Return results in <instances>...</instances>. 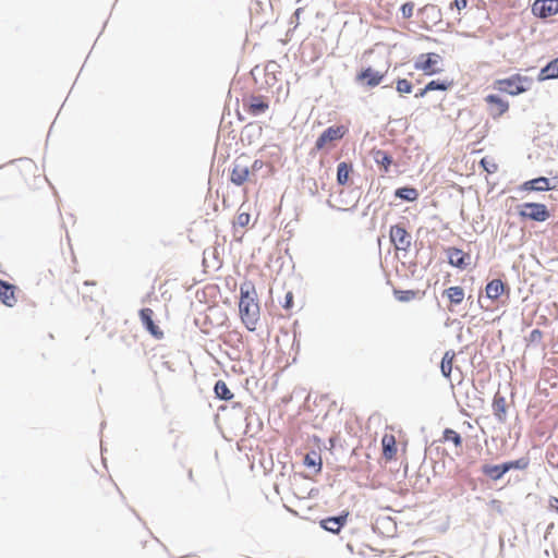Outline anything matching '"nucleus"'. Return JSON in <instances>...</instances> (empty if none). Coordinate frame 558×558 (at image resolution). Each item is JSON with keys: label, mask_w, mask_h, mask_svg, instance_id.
<instances>
[{"label": "nucleus", "mask_w": 558, "mask_h": 558, "mask_svg": "<svg viewBox=\"0 0 558 558\" xmlns=\"http://www.w3.org/2000/svg\"><path fill=\"white\" fill-rule=\"evenodd\" d=\"M240 315L250 330L255 329L256 322L259 315L258 304L255 302V290L248 284L241 286V299L239 303Z\"/></svg>", "instance_id": "1"}, {"label": "nucleus", "mask_w": 558, "mask_h": 558, "mask_svg": "<svg viewBox=\"0 0 558 558\" xmlns=\"http://www.w3.org/2000/svg\"><path fill=\"white\" fill-rule=\"evenodd\" d=\"M415 69L427 75L440 73L444 70L442 58L437 53H423L415 61Z\"/></svg>", "instance_id": "2"}, {"label": "nucleus", "mask_w": 558, "mask_h": 558, "mask_svg": "<svg viewBox=\"0 0 558 558\" xmlns=\"http://www.w3.org/2000/svg\"><path fill=\"white\" fill-rule=\"evenodd\" d=\"M496 84L497 89L500 92L515 96L529 89L531 80L526 76L514 75L510 78L498 81Z\"/></svg>", "instance_id": "3"}, {"label": "nucleus", "mask_w": 558, "mask_h": 558, "mask_svg": "<svg viewBox=\"0 0 558 558\" xmlns=\"http://www.w3.org/2000/svg\"><path fill=\"white\" fill-rule=\"evenodd\" d=\"M520 215L535 221H545L548 218V211L543 204L526 203L520 206Z\"/></svg>", "instance_id": "4"}, {"label": "nucleus", "mask_w": 558, "mask_h": 558, "mask_svg": "<svg viewBox=\"0 0 558 558\" xmlns=\"http://www.w3.org/2000/svg\"><path fill=\"white\" fill-rule=\"evenodd\" d=\"M534 15L545 19L558 13V0H536L532 5Z\"/></svg>", "instance_id": "5"}, {"label": "nucleus", "mask_w": 558, "mask_h": 558, "mask_svg": "<svg viewBox=\"0 0 558 558\" xmlns=\"http://www.w3.org/2000/svg\"><path fill=\"white\" fill-rule=\"evenodd\" d=\"M390 239L397 250L405 251L411 245V235L399 226L391 228Z\"/></svg>", "instance_id": "6"}, {"label": "nucleus", "mask_w": 558, "mask_h": 558, "mask_svg": "<svg viewBox=\"0 0 558 558\" xmlns=\"http://www.w3.org/2000/svg\"><path fill=\"white\" fill-rule=\"evenodd\" d=\"M344 134L342 126L328 128L317 140L316 148L322 149L333 141L340 140Z\"/></svg>", "instance_id": "7"}, {"label": "nucleus", "mask_w": 558, "mask_h": 558, "mask_svg": "<svg viewBox=\"0 0 558 558\" xmlns=\"http://www.w3.org/2000/svg\"><path fill=\"white\" fill-rule=\"evenodd\" d=\"M486 101L489 105V113L494 119L499 118L509 109V104L496 95H488Z\"/></svg>", "instance_id": "8"}, {"label": "nucleus", "mask_w": 558, "mask_h": 558, "mask_svg": "<svg viewBox=\"0 0 558 558\" xmlns=\"http://www.w3.org/2000/svg\"><path fill=\"white\" fill-rule=\"evenodd\" d=\"M345 520H347V515L328 518L326 520H323L320 522V525L326 531H329L332 533H338L340 531V529L344 525Z\"/></svg>", "instance_id": "9"}, {"label": "nucleus", "mask_w": 558, "mask_h": 558, "mask_svg": "<svg viewBox=\"0 0 558 558\" xmlns=\"http://www.w3.org/2000/svg\"><path fill=\"white\" fill-rule=\"evenodd\" d=\"M248 177V167L236 161L231 173V181L238 185L242 184Z\"/></svg>", "instance_id": "10"}, {"label": "nucleus", "mask_w": 558, "mask_h": 558, "mask_svg": "<svg viewBox=\"0 0 558 558\" xmlns=\"http://www.w3.org/2000/svg\"><path fill=\"white\" fill-rule=\"evenodd\" d=\"M0 301L7 306H13L16 302L13 286L0 280Z\"/></svg>", "instance_id": "11"}, {"label": "nucleus", "mask_w": 558, "mask_h": 558, "mask_svg": "<svg viewBox=\"0 0 558 558\" xmlns=\"http://www.w3.org/2000/svg\"><path fill=\"white\" fill-rule=\"evenodd\" d=\"M522 189L526 191H547L550 189V186L548 179L542 177L525 182L522 185Z\"/></svg>", "instance_id": "12"}, {"label": "nucleus", "mask_w": 558, "mask_h": 558, "mask_svg": "<svg viewBox=\"0 0 558 558\" xmlns=\"http://www.w3.org/2000/svg\"><path fill=\"white\" fill-rule=\"evenodd\" d=\"M359 78L366 81L369 86H376L381 82L383 74L377 71H373L372 69H367L361 73Z\"/></svg>", "instance_id": "13"}, {"label": "nucleus", "mask_w": 558, "mask_h": 558, "mask_svg": "<svg viewBox=\"0 0 558 558\" xmlns=\"http://www.w3.org/2000/svg\"><path fill=\"white\" fill-rule=\"evenodd\" d=\"M384 456L387 459H391L396 453V440L392 435H385L383 437Z\"/></svg>", "instance_id": "14"}, {"label": "nucleus", "mask_w": 558, "mask_h": 558, "mask_svg": "<svg viewBox=\"0 0 558 558\" xmlns=\"http://www.w3.org/2000/svg\"><path fill=\"white\" fill-rule=\"evenodd\" d=\"M504 292V283L500 280H493L486 286V295L489 299H497Z\"/></svg>", "instance_id": "15"}, {"label": "nucleus", "mask_w": 558, "mask_h": 558, "mask_svg": "<svg viewBox=\"0 0 558 558\" xmlns=\"http://www.w3.org/2000/svg\"><path fill=\"white\" fill-rule=\"evenodd\" d=\"M558 77V61H554L549 63L547 66H545L538 76L539 81H545L549 78H556Z\"/></svg>", "instance_id": "16"}, {"label": "nucleus", "mask_w": 558, "mask_h": 558, "mask_svg": "<svg viewBox=\"0 0 558 558\" xmlns=\"http://www.w3.org/2000/svg\"><path fill=\"white\" fill-rule=\"evenodd\" d=\"M448 258L452 266L463 268L468 265V263H465V255L460 250H451L448 254Z\"/></svg>", "instance_id": "17"}, {"label": "nucleus", "mask_w": 558, "mask_h": 558, "mask_svg": "<svg viewBox=\"0 0 558 558\" xmlns=\"http://www.w3.org/2000/svg\"><path fill=\"white\" fill-rule=\"evenodd\" d=\"M445 293L453 304H460L464 299V291L461 287H450Z\"/></svg>", "instance_id": "18"}, {"label": "nucleus", "mask_w": 558, "mask_h": 558, "mask_svg": "<svg viewBox=\"0 0 558 558\" xmlns=\"http://www.w3.org/2000/svg\"><path fill=\"white\" fill-rule=\"evenodd\" d=\"M510 465H494V466H485L484 472L488 474L490 477L497 480L502 476L509 470Z\"/></svg>", "instance_id": "19"}, {"label": "nucleus", "mask_w": 558, "mask_h": 558, "mask_svg": "<svg viewBox=\"0 0 558 558\" xmlns=\"http://www.w3.org/2000/svg\"><path fill=\"white\" fill-rule=\"evenodd\" d=\"M151 314L153 312L148 308L146 310H143L141 312V318H142V322L144 323V325L146 326V328L154 335V336H159V333L157 332L156 330V327L153 323V319H151Z\"/></svg>", "instance_id": "20"}, {"label": "nucleus", "mask_w": 558, "mask_h": 558, "mask_svg": "<svg viewBox=\"0 0 558 558\" xmlns=\"http://www.w3.org/2000/svg\"><path fill=\"white\" fill-rule=\"evenodd\" d=\"M396 196L409 202H413L417 198L418 194L415 189L402 187L396 191Z\"/></svg>", "instance_id": "21"}, {"label": "nucleus", "mask_w": 558, "mask_h": 558, "mask_svg": "<svg viewBox=\"0 0 558 558\" xmlns=\"http://www.w3.org/2000/svg\"><path fill=\"white\" fill-rule=\"evenodd\" d=\"M454 354L452 352H446L441 361V373L445 377H448L452 371V360Z\"/></svg>", "instance_id": "22"}, {"label": "nucleus", "mask_w": 558, "mask_h": 558, "mask_svg": "<svg viewBox=\"0 0 558 558\" xmlns=\"http://www.w3.org/2000/svg\"><path fill=\"white\" fill-rule=\"evenodd\" d=\"M349 167L345 162H341L338 165L337 170V181L339 184L344 185L349 180Z\"/></svg>", "instance_id": "23"}, {"label": "nucleus", "mask_w": 558, "mask_h": 558, "mask_svg": "<svg viewBox=\"0 0 558 558\" xmlns=\"http://www.w3.org/2000/svg\"><path fill=\"white\" fill-rule=\"evenodd\" d=\"M215 392L221 399L229 400L232 398V393L228 389L227 385L222 381H218L215 386Z\"/></svg>", "instance_id": "24"}, {"label": "nucleus", "mask_w": 558, "mask_h": 558, "mask_svg": "<svg viewBox=\"0 0 558 558\" xmlns=\"http://www.w3.org/2000/svg\"><path fill=\"white\" fill-rule=\"evenodd\" d=\"M451 86V82L432 81L425 86V92L447 90Z\"/></svg>", "instance_id": "25"}, {"label": "nucleus", "mask_w": 558, "mask_h": 558, "mask_svg": "<svg viewBox=\"0 0 558 558\" xmlns=\"http://www.w3.org/2000/svg\"><path fill=\"white\" fill-rule=\"evenodd\" d=\"M444 440L451 441L456 447H460L462 444L460 435L452 429H446L444 432Z\"/></svg>", "instance_id": "26"}, {"label": "nucleus", "mask_w": 558, "mask_h": 558, "mask_svg": "<svg viewBox=\"0 0 558 558\" xmlns=\"http://www.w3.org/2000/svg\"><path fill=\"white\" fill-rule=\"evenodd\" d=\"M481 165L484 168V170L487 171L488 173H494L497 171V165L492 159L483 158L481 160Z\"/></svg>", "instance_id": "27"}, {"label": "nucleus", "mask_w": 558, "mask_h": 558, "mask_svg": "<svg viewBox=\"0 0 558 558\" xmlns=\"http://www.w3.org/2000/svg\"><path fill=\"white\" fill-rule=\"evenodd\" d=\"M397 90L401 94H409L412 90V85L407 80H399L397 83Z\"/></svg>", "instance_id": "28"}, {"label": "nucleus", "mask_w": 558, "mask_h": 558, "mask_svg": "<svg viewBox=\"0 0 558 558\" xmlns=\"http://www.w3.org/2000/svg\"><path fill=\"white\" fill-rule=\"evenodd\" d=\"M253 112H263L266 110L267 105L263 101L253 102L251 105Z\"/></svg>", "instance_id": "29"}, {"label": "nucleus", "mask_w": 558, "mask_h": 558, "mask_svg": "<svg viewBox=\"0 0 558 558\" xmlns=\"http://www.w3.org/2000/svg\"><path fill=\"white\" fill-rule=\"evenodd\" d=\"M250 222V215L246 213H242L236 218V223L244 227Z\"/></svg>", "instance_id": "30"}, {"label": "nucleus", "mask_w": 558, "mask_h": 558, "mask_svg": "<svg viewBox=\"0 0 558 558\" xmlns=\"http://www.w3.org/2000/svg\"><path fill=\"white\" fill-rule=\"evenodd\" d=\"M413 4L412 3H405L402 5V14L404 17H410L413 13Z\"/></svg>", "instance_id": "31"}, {"label": "nucleus", "mask_w": 558, "mask_h": 558, "mask_svg": "<svg viewBox=\"0 0 558 558\" xmlns=\"http://www.w3.org/2000/svg\"><path fill=\"white\" fill-rule=\"evenodd\" d=\"M316 454L314 453L313 456L311 454H307L305 457V464L308 465V466H315L316 465Z\"/></svg>", "instance_id": "32"}, {"label": "nucleus", "mask_w": 558, "mask_h": 558, "mask_svg": "<svg viewBox=\"0 0 558 558\" xmlns=\"http://www.w3.org/2000/svg\"><path fill=\"white\" fill-rule=\"evenodd\" d=\"M454 7L460 11L466 7V0H454Z\"/></svg>", "instance_id": "33"}, {"label": "nucleus", "mask_w": 558, "mask_h": 558, "mask_svg": "<svg viewBox=\"0 0 558 558\" xmlns=\"http://www.w3.org/2000/svg\"><path fill=\"white\" fill-rule=\"evenodd\" d=\"M262 167H263V162L258 161V160L254 161V163L252 166L253 170H259Z\"/></svg>", "instance_id": "34"}, {"label": "nucleus", "mask_w": 558, "mask_h": 558, "mask_svg": "<svg viewBox=\"0 0 558 558\" xmlns=\"http://www.w3.org/2000/svg\"><path fill=\"white\" fill-rule=\"evenodd\" d=\"M550 507L554 508L558 512V498L551 499Z\"/></svg>", "instance_id": "35"}, {"label": "nucleus", "mask_w": 558, "mask_h": 558, "mask_svg": "<svg viewBox=\"0 0 558 558\" xmlns=\"http://www.w3.org/2000/svg\"><path fill=\"white\" fill-rule=\"evenodd\" d=\"M397 294H398V299H399L400 301L408 300V299L405 298V295H403V293H398V292H397Z\"/></svg>", "instance_id": "36"}, {"label": "nucleus", "mask_w": 558, "mask_h": 558, "mask_svg": "<svg viewBox=\"0 0 558 558\" xmlns=\"http://www.w3.org/2000/svg\"><path fill=\"white\" fill-rule=\"evenodd\" d=\"M428 92H425V87L420 92L418 95H416L417 97H423L427 94Z\"/></svg>", "instance_id": "37"}, {"label": "nucleus", "mask_w": 558, "mask_h": 558, "mask_svg": "<svg viewBox=\"0 0 558 558\" xmlns=\"http://www.w3.org/2000/svg\"><path fill=\"white\" fill-rule=\"evenodd\" d=\"M291 299L292 296L290 294L287 295V304L286 306L289 307L290 306V303H291Z\"/></svg>", "instance_id": "38"}, {"label": "nucleus", "mask_w": 558, "mask_h": 558, "mask_svg": "<svg viewBox=\"0 0 558 558\" xmlns=\"http://www.w3.org/2000/svg\"><path fill=\"white\" fill-rule=\"evenodd\" d=\"M383 161H384V163H390V159L387 156H385L383 158Z\"/></svg>", "instance_id": "39"}]
</instances>
